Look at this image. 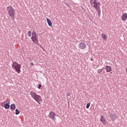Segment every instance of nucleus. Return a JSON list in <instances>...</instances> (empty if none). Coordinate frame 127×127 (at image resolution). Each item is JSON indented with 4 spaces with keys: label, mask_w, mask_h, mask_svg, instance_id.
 <instances>
[{
    "label": "nucleus",
    "mask_w": 127,
    "mask_h": 127,
    "mask_svg": "<svg viewBox=\"0 0 127 127\" xmlns=\"http://www.w3.org/2000/svg\"><path fill=\"white\" fill-rule=\"evenodd\" d=\"M20 113V111H19L18 109H16L15 110V115H19Z\"/></svg>",
    "instance_id": "nucleus-16"
},
{
    "label": "nucleus",
    "mask_w": 127,
    "mask_h": 127,
    "mask_svg": "<svg viewBox=\"0 0 127 127\" xmlns=\"http://www.w3.org/2000/svg\"><path fill=\"white\" fill-rule=\"evenodd\" d=\"M12 67L16 72H17L18 74H20L21 71L20 69H21V64H19L16 62H13L12 64Z\"/></svg>",
    "instance_id": "nucleus-4"
},
{
    "label": "nucleus",
    "mask_w": 127,
    "mask_h": 127,
    "mask_svg": "<svg viewBox=\"0 0 127 127\" xmlns=\"http://www.w3.org/2000/svg\"><path fill=\"white\" fill-rule=\"evenodd\" d=\"M78 47L81 50H84V49H86L87 48V45L84 42H80L78 45Z\"/></svg>",
    "instance_id": "nucleus-7"
},
{
    "label": "nucleus",
    "mask_w": 127,
    "mask_h": 127,
    "mask_svg": "<svg viewBox=\"0 0 127 127\" xmlns=\"http://www.w3.org/2000/svg\"><path fill=\"white\" fill-rule=\"evenodd\" d=\"M102 71H103V69H99L97 70V73L98 74H100V73H102Z\"/></svg>",
    "instance_id": "nucleus-18"
},
{
    "label": "nucleus",
    "mask_w": 127,
    "mask_h": 127,
    "mask_svg": "<svg viewBox=\"0 0 127 127\" xmlns=\"http://www.w3.org/2000/svg\"><path fill=\"white\" fill-rule=\"evenodd\" d=\"M121 18L123 21H126V20L127 19V13H123L122 15Z\"/></svg>",
    "instance_id": "nucleus-9"
},
{
    "label": "nucleus",
    "mask_w": 127,
    "mask_h": 127,
    "mask_svg": "<svg viewBox=\"0 0 127 127\" xmlns=\"http://www.w3.org/2000/svg\"><path fill=\"white\" fill-rule=\"evenodd\" d=\"M31 65H32V66H33V65H34V64H33V63H32L31 64Z\"/></svg>",
    "instance_id": "nucleus-21"
},
{
    "label": "nucleus",
    "mask_w": 127,
    "mask_h": 127,
    "mask_svg": "<svg viewBox=\"0 0 127 127\" xmlns=\"http://www.w3.org/2000/svg\"><path fill=\"white\" fill-rule=\"evenodd\" d=\"M55 113L51 112L49 115V118H50L53 121H56V118H55Z\"/></svg>",
    "instance_id": "nucleus-8"
},
{
    "label": "nucleus",
    "mask_w": 127,
    "mask_h": 127,
    "mask_svg": "<svg viewBox=\"0 0 127 127\" xmlns=\"http://www.w3.org/2000/svg\"><path fill=\"white\" fill-rule=\"evenodd\" d=\"M7 11L11 17V18H14V15H15V10L12 6H8L7 7Z\"/></svg>",
    "instance_id": "nucleus-3"
},
{
    "label": "nucleus",
    "mask_w": 127,
    "mask_h": 127,
    "mask_svg": "<svg viewBox=\"0 0 127 127\" xmlns=\"http://www.w3.org/2000/svg\"><path fill=\"white\" fill-rule=\"evenodd\" d=\"M46 19H47V21L48 25L49 26H52V22H51V20H50V19L48 18H47Z\"/></svg>",
    "instance_id": "nucleus-13"
},
{
    "label": "nucleus",
    "mask_w": 127,
    "mask_h": 127,
    "mask_svg": "<svg viewBox=\"0 0 127 127\" xmlns=\"http://www.w3.org/2000/svg\"><path fill=\"white\" fill-rule=\"evenodd\" d=\"M100 122H101L102 123V124H106L107 123V121L104 118V116H101Z\"/></svg>",
    "instance_id": "nucleus-10"
},
{
    "label": "nucleus",
    "mask_w": 127,
    "mask_h": 127,
    "mask_svg": "<svg viewBox=\"0 0 127 127\" xmlns=\"http://www.w3.org/2000/svg\"><path fill=\"white\" fill-rule=\"evenodd\" d=\"M91 105V103H87L86 105V109H89L90 108V106Z\"/></svg>",
    "instance_id": "nucleus-19"
},
{
    "label": "nucleus",
    "mask_w": 127,
    "mask_h": 127,
    "mask_svg": "<svg viewBox=\"0 0 127 127\" xmlns=\"http://www.w3.org/2000/svg\"><path fill=\"white\" fill-rule=\"evenodd\" d=\"M30 95L32 98H33V99H34V100L36 101L37 103L39 104V105H40V104L42 103V98L41 97V96H40V95H37L36 94V92L32 91L30 92Z\"/></svg>",
    "instance_id": "nucleus-2"
},
{
    "label": "nucleus",
    "mask_w": 127,
    "mask_h": 127,
    "mask_svg": "<svg viewBox=\"0 0 127 127\" xmlns=\"http://www.w3.org/2000/svg\"><path fill=\"white\" fill-rule=\"evenodd\" d=\"M90 3L95 9H96L99 17H101V2L98 1V0H90Z\"/></svg>",
    "instance_id": "nucleus-1"
},
{
    "label": "nucleus",
    "mask_w": 127,
    "mask_h": 127,
    "mask_svg": "<svg viewBox=\"0 0 127 127\" xmlns=\"http://www.w3.org/2000/svg\"><path fill=\"white\" fill-rule=\"evenodd\" d=\"M15 108H16V107L15 106V104H13L10 105L11 110H15Z\"/></svg>",
    "instance_id": "nucleus-14"
},
{
    "label": "nucleus",
    "mask_w": 127,
    "mask_h": 127,
    "mask_svg": "<svg viewBox=\"0 0 127 127\" xmlns=\"http://www.w3.org/2000/svg\"><path fill=\"white\" fill-rule=\"evenodd\" d=\"M102 38H103L104 40H107V36L105 34L103 33L102 34Z\"/></svg>",
    "instance_id": "nucleus-15"
},
{
    "label": "nucleus",
    "mask_w": 127,
    "mask_h": 127,
    "mask_svg": "<svg viewBox=\"0 0 127 127\" xmlns=\"http://www.w3.org/2000/svg\"><path fill=\"white\" fill-rule=\"evenodd\" d=\"M31 34H32V33L31 32V31H28V36H29V37H30L31 36Z\"/></svg>",
    "instance_id": "nucleus-17"
},
{
    "label": "nucleus",
    "mask_w": 127,
    "mask_h": 127,
    "mask_svg": "<svg viewBox=\"0 0 127 127\" xmlns=\"http://www.w3.org/2000/svg\"><path fill=\"white\" fill-rule=\"evenodd\" d=\"M110 118L112 121H115L116 119H117V115L116 114H111Z\"/></svg>",
    "instance_id": "nucleus-12"
},
{
    "label": "nucleus",
    "mask_w": 127,
    "mask_h": 127,
    "mask_svg": "<svg viewBox=\"0 0 127 127\" xmlns=\"http://www.w3.org/2000/svg\"><path fill=\"white\" fill-rule=\"evenodd\" d=\"M8 104H9V101L8 100H5V101L1 103L2 108H5L6 110L9 109V107H10V106H9Z\"/></svg>",
    "instance_id": "nucleus-6"
},
{
    "label": "nucleus",
    "mask_w": 127,
    "mask_h": 127,
    "mask_svg": "<svg viewBox=\"0 0 127 127\" xmlns=\"http://www.w3.org/2000/svg\"><path fill=\"white\" fill-rule=\"evenodd\" d=\"M105 69L106 70V72H110L111 71H112V67L109 65H106L105 66Z\"/></svg>",
    "instance_id": "nucleus-11"
},
{
    "label": "nucleus",
    "mask_w": 127,
    "mask_h": 127,
    "mask_svg": "<svg viewBox=\"0 0 127 127\" xmlns=\"http://www.w3.org/2000/svg\"><path fill=\"white\" fill-rule=\"evenodd\" d=\"M31 39H32V41H33V43L38 44V36H37L36 32L34 31L32 32Z\"/></svg>",
    "instance_id": "nucleus-5"
},
{
    "label": "nucleus",
    "mask_w": 127,
    "mask_h": 127,
    "mask_svg": "<svg viewBox=\"0 0 127 127\" xmlns=\"http://www.w3.org/2000/svg\"><path fill=\"white\" fill-rule=\"evenodd\" d=\"M38 88V89H41V84H39Z\"/></svg>",
    "instance_id": "nucleus-20"
},
{
    "label": "nucleus",
    "mask_w": 127,
    "mask_h": 127,
    "mask_svg": "<svg viewBox=\"0 0 127 127\" xmlns=\"http://www.w3.org/2000/svg\"><path fill=\"white\" fill-rule=\"evenodd\" d=\"M126 73H127V68H126Z\"/></svg>",
    "instance_id": "nucleus-22"
}]
</instances>
